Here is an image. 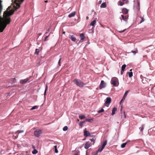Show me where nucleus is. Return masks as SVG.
Masks as SVG:
<instances>
[{"mask_svg":"<svg viewBox=\"0 0 155 155\" xmlns=\"http://www.w3.org/2000/svg\"><path fill=\"white\" fill-rule=\"evenodd\" d=\"M14 1L13 9H11V7H8L6 10L3 12V17L1 16L3 9L2 4V1L0 0V32H2L5 28L7 25L9 24L11 21L10 16L12 15L15 11H16L20 7V4L24 0H12Z\"/></svg>","mask_w":155,"mask_h":155,"instance_id":"nucleus-1","label":"nucleus"},{"mask_svg":"<svg viewBox=\"0 0 155 155\" xmlns=\"http://www.w3.org/2000/svg\"><path fill=\"white\" fill-rule=\"evenodd\" d=\"M73 81L76 85L81 87H83L85 85L82 81L77 79H74Z\"/></svg>","mask_w":155,"mask_h":155,"instance_id":"nucleus-2","label":"nucleus"},{"mask_svg":"<svg viewBox=\"0 0 155 155\" xmlns=\"http://www.w3.org/2000/svg\"><path fill=\"white\" fill-rule=\"evenodd\" d=\"M42 133V131L41 130L38 129L35 130L34 132V135L37 137H39L40 134Z\"/></svg>","mask_w":155,"mask_h":155,"instance_id":"nucleus-3","label":"nucleus"},{"mask_svg":"<svg viewBox=\"0 0 155 155\" xmlns=\"http://www.w3.org/2000/svg\"><path fill=\"white\" fill-rule=\"evenodd\" d=\"M107 143V141L106 140H105L103 143L102 144V146L101 147H100L99 148L98 150L96 151L97 153L98 152H101L102 151L103 149H104L105 146L106 145Z\"/></svg>","mask_w":155,"mask_h":155,"instance_id":"nucleus-4","label":"nucleus"},{"mask_svg":"<svg viewBox=\"0 0 155 155\" xmlns=\"http://www.w3.org/2000/svg\"><path fill=\"white\" fill-rule=\"evenodd\" d=\"M84 136L85 137L91 136V134L90 133L88 132L86 128H85L84 132Z\"/></svg>","mask_w":155,"mask_h":155,"instance_id":"nucleus-5","label":"nucleus"},{"mask_svg":"<svg viewBox=\"0 0 155 155\" xmlns=\"http://www.w3.org/2000/svg\"><path fill=\"white\" fill-rule=\"evenodd\" d=\"M117 81V78H113L111 80V83L114 86H116V82Z\"/></svg>","mask_w":155,"mask_h":155,"instance_id":"nucleus-6","label":"nucleus"},{"mask_svg":"<svg viewBox=\"0 0 155 155\" xmlns=\"http://www.w3.org/2000/svg\"><path fill=\"white\" fill-rule=\"evenodd\" d=\"M30 79L29 78H27L25 79H22L20 80V83L21 84H24L28 82V80Z\"/></svg>","mask_w":155,"mask_h":155,"instance_id":"nucleus-7","label":"nucleus"},{"mask_svg":"<svg viewBox=\"0 0 155 155\" xmlns=\"http://www.w3.org/2000/svg\"><path fill=\"white\" fill-rule=\"evenodd\" d=\"M91 146V143L89 141H88L85 144L84 147L85 149H87Z\"/></svg>","mask_w":155,"mask_h":155,"instance_id":"nucleus-8","label":"nucleus"},{"mask_svg":"<svg viewBox=\"0 0 155 155\" xmlns=\"http://www.w3.org/2000/svg\"><path fill=\"white\" fill-rule=\"evenodd\" d=\"M106 83L104 82V81L102 80L101 81V84L99 86V88L101 89L105 87Z\"/></svg>","mask_w":155,"mask_h":155,"instance_id":"nucleus-9","label":"nucleus"},{"mask_svg":"<svg viewBox=\"0 0 155 155\" xmlns=\"http://www.w3.org/2000/svg\"><path fill=\"white\" fill-rule=\"evenodd\" d=\"M111 102V99L110 97H107L106 98V101L104 103V105L107 106V104H109Z\"/></svg>","mask_w":155,"mask_h":155,"instance_id":"nucleus-10","label":"nucleus"},{"mask_svg":"<svg viewBox=\"0 0 155 155\" xmlns=\"http://www.w3.org/2000/svg\"><path fill=\"white\" fill-rule=\"evenodd\" d=\"M8 82L9 83H10L12 84L15 82V81L16 80V78H11L8 79Z\"/></svg>","mask_w":155,"mask_h":155,"instance_id":"nucleus-11","label":"nucleus"},{"mask_svg":"<svg viewBox=\"0 0 155 155\" xmlns=\"http://www.w3.org/2000/svg\"><path fill=\"white\" fill-rule=\"evenodd\" d=\"M69 38L73 41H75L76 40V37L74 35H69Z\"/></svg>","mask_w":155,"mask_h":155,"instance_id":"nucleus-12","label":"nucleus"},{"mask_svg":"<svg viewBox=\"0 0 155 155\" xmlns=\"http://www.w3.org/2000/svg\"><path fill=\"white\" fill-rule=\"evenodd\" d=\"M122 12L124 14H127L128 11V10L126 8H123L122 9Z\"/></svg>","mask_w":155,"mask_h":155,"instance_id":"nucleus-13","label":"nucleus"},{"mask_svg":"<svg viewBox=\"0 0 155 155\" xmlns=\"http://www.w3.org/2000/svg\"><path fill=\"white\" fill-rule=\"evenodd\" d=\"M80 36L81 38V40L83 41L85 38V36H84V34L83 33L81 34Z\"/></svg>","mask_w":155,"mask_h":155,"instance_id":"nucleus-14","label":"nucleus"},{"mask_svg":"<svg viewBox=\"0 0 155 155\" xmlns=\"http://www.w3.org/2000/svg\"><path fill=\"white\" fill-rule=\"evenodd\" d=\"M76 14V12H74L69 14L68 15V17L69 18H71L72 17H74Z\"/></svg>","mask_w":155,"mask_h":155,"instance_id":"nucleus-15","label":"nucleus"},{"mask_svg":"<svg viewBox=\"0 0 155 155\" xmlns=\"http://www.w3.org/2000/svg\"><path fill=\"white\" fill-rule=\"evenodd\" d=\"M121 17L123 20L126 21H127L128 18L126 16H124L123 15H122Z\"/></svg>","mask_w":155,"mask_h":155,"instance_id":"nucleus-16","label":"nucleus"},{"mask_svg":"<svg viewBox=\"0 0 155 155\" xmlns=\"http://www.w3.org/2000/svg\"><path fill=\"white\" fill-rule=\"evenodd\" d=\"M117 110V109L116 107H114L112 110V115H113L115 114V112Z\"/></svg>","mask_w":155,"mask_h":155,"instance_id":"nucleus-17","label":"nucleus"},{"mask_svg":"<svg viewBox=\"0 0 155 155\" xmlns=\"http://www.w3.org/2000/svg\"><path fill=\"white\" fill-rule=\"evenodd\" d=\"M101 8H105L106 7V4L105 2L102 3L100 6Z\"/></svg>","mask_w":155,"mask_h":155,"instance_id":"nucleus-18","label":"nucleus"},{"mask_svg":"<svg viewBox=\"0 0 155 155\" xmlns=\"http://www.w3.org/2000/svg\"><path fill=\"white\" fill-rule=\"evenodd\" d=\"M96 23V20H95L91 22V23L90 24V25L94 26V25Z\"/></svg>","mask_w":155,"mask_h":155,"instance_id":"nucleus-19","label":"nucleus"},{"mask_svg":"<svg viewBox=\"0 0 155 155\" xmlns=\"http://www.w3.org/2000/svg\"><path fill=\"white\" fill-rule=\"evenodd\" d=\"M128 142H127L126 143H122L121 146V147L122 148H124L127 145V143Z\"/></svg>","mask_w":155,"mask_h":155,"instance_id":"nucleus-20","label":"nucleus"},{"mask_svg":"<svg viewBox=\"0 0 155 155\" xmlns=\"http://www.w3.org/2000/svg\"><path fill=\"white\" fill-rule=\"evenodd\" d=\"M39 50L38 49H35V54L37 55L39 53Z\"/></svg>","mask_w":155,"mask_h":155,"instance_id":"nucleus-21","label":"nucleus"},{"mask_svg":"<svg viewBox=\"0 0 155 155\" xmlns=\"http://www.w3.org/2000/svg\"><path fill=\"white\" fill-rule=\"evenodd\" d=\"M126 67V65L125 64L123 65L121 67V70L124 71Z\"/></svg>","mask_w":155,"mask_h":155,"instance_id":"nucleus-22","label":"nucleus"},{"mask_svg":"<svg viewBox=\"0 0 155 155\" xmlns=\"http://www.w3.org/2000/svg\"><path fill=\"white\" fill-rule=\"evenodd\" d=\"M144 125L143 124L142 125V127L140 128V131L142 132L144 129Z\"/></svg>","mask_w":155,"mask_h":155,"instance_id":"nucleus-23","label":"nucleus"},{"mask_svg":"<svg viewBox=\"0 0 155 155\" xmlns=\"http://www.w3.org/2000/svg\"><path fill=\"white\" fill-rule=\"evenodd\" d=\"M79 118L80 119L82 120L83 119L85 118V116L84 115H79Z\"/></svg>","mask_w":155,"mask_h":155,"instance_id":"nucleus-24","label":"nucleus"},{"mask_svg":"<svg viewBox=\"0 0 155 155\" xmlns=\"http://www.w3.org/2000/svg\"><path fill=\"white\" fill-rule=\"evenodd\" d=\"M55 150V153H58V151L57 150V146L55 145L54 146Z\"/></svg>","mask_w":155,"mask_h":155,"instance_id":"nucleus-25","label":"nucleus"},{"mask_svg":"<svg viewBox=\"0 0 155 155\" xmlns=\"http://www.w3.org/2000/svg\"><path fill=\"white\" fill-rule=\"evenodd\" d=\"M129 77L130 78L131 77L133 76V72H128Z\"/></svg>","mask_w":155,"mask_h":155,"instance_id":"nucleus-26","label":"nucleus"},{"mask_svg":"<svg viewBox=\"0 0 155 155\" xmlns=\"http://www.w3.org/2000/svg\"><path fill=\"white\" fill-rule=\"evenodd\" d=\"M23 132H24V131L23 130H18L16 131V132L15 133V134H16L17 133H23Z\"/></svg>","mask_w":155,"mask_h":155,"instance_id":"nucleus-27","label":"nucleus"},{"mask_svg":"<svg viewBox=\"0 0 155 155\" xmlns=\"http://www.w3.org/2000/svg\"><path fill=\"white\" fill-rule=\"evenodd\" d=\"M38 153V151L34 149L33 151H32V153L33 154H36Z\"/></svg>","mask_w":155,"mask_h":155,"instance_id":"nucleus-28","label":"nucleus"},{"mask_svg":"<svg viewBox=\"0 0 155 155\" xmlns=\"http://www.w3.org/2000/svg\"><path fill=\"white\" fill-rule=\"evenodd\" d=\"M68 129V127L67 126L64 127L63 128V130L64 131H66Z\"/></svg>","mask_w":155,"mask_h":155,"instance_id":"nucleus-29","label":"nucleus"},{"mask_svg":"<svg viewBox=\"0 0 155 155\" xmlns=\"http://www.w3.org/2000/svg\"><path fill=\"white\" fill-rule=\"evenodd\" d=\"M129 91H127L125 93L124 95V97H126L127 96V95L128 94V92H129Z\"/></svg>","mask_w":155,"mask_h":155,"instance_id":"nucleus-30","label":"nucleus"},{"mask_svg":"<svg viewBox=\"0 0 155 155\" xmlns=\"http://www.w3.org/2000/svg\"><path fill=\"white\" fill-rule=\"evenodd\" d=\"M140 18L141 19V20L140 23V24L142 22H143L144 21V19L143 17H140Z\"/></svg>","mask_w":155,"mask_h":155,"instance_id":"nucleus-31","label":"nucleus"},{"mask_svg":"<svg viewBox=\"0 0 155 155\" xmlns=\"http://www.w3.org/2000/svg\"><path fill=\"white\" fill-rule=\"evenodd\" d=\"M104 109L103 108H102L101 110H98V111H97V112L98 113H101V112H104Z\"/></svg>","mask_w":155,"mask_h":155,"instance_id":"nucleus-32","label":"nucleus"},{"mask_svg":"<svg viewBox=\"0 0 155 155\" xmlns=\"http://www.w3.org/2000/svg\"><path fill=\"white\" fill-rule=\"evenodd\" d=\"M119 3L120 6H122L124 5V3L120 0L119 1Z\"/></svg>","mask_w":155,"mask_h":155,"instance_id":"nucleus-33","label":"nucleus"},{"mask_svg":"<svg viewBox=\"0 0 155 155\" xmlns=\"http://www.w3.org/2000/svg\"><path fill=\"white\" fill-rule=\"evenodd\" d=\"M138 51L137 49H136L135 51H132L131 52L134 53V54H135Z\"/></svg>","mask_w":155,"mask_h":155,"instance_id":"nucleus-34","label":"nucleus"},{"mask_svg":"<svg viewBox=\"0 0 155 155\" xmlns=\"http://www.w3.org/2000/svg\"><path fill=\"white\" fill-rule=\"evenodd\" d=\"M86 121H88L89 122H91V121L93 120V119H86Z\"/></svg>","mask_w":155,"mask_h":155,"instance_id":"nucleus-35","label":"nucleus"},{"mask_svg":"<svg viewBox=\"0 0 155 155\" xmlns=\"http://www.w3.org/2000/svg\"><path fill=\"white\" fill-rule=\"evenodd\" d=\"M37 107V106H34L31 109V110H34V109H35Z\"/></svg>","mask_w":155,"mask_h":155,"instance_id":"nucleus-36","label":"nucleus"},{"mask_svg":"<svg viewBox=\"0 0 155 155\" xmlns=\"http://www.w3.org/2000/svg\"><path fill=\"white\" fill-rule=\"evenodd\" d=\"M96 140L95 138H93L91 139L90 140L91 142H94V143L95 140Z\"/></svg>","mask_w":155,"mask_h":155,"instance_id":"nucleus-37","label":"nucleus"},{"mask_svg":"<svg viewBox=\"0 0 155 155\" xmlns=\"http://www.w3.org/2000/svg\"><path fill=\"white\" fill-rule=\"evenodd\" d=\"M98 153L96 151L95 152H93L92 153V155H97Z\"/></svg>","mask_w":155,"mask_h":155,"instance_id":"nucleus-38","label":"nucleus"},{"mask_svg":"<svg viewBox=\"0 0 155 155\" xmlns=\"http://www.w3.org/2000/svg\"><path fill=\"white\" fill-rule=\"evenodd\" d=\"M50 28H49L46 31V32L45 33V34H46L49 31Z\"/></svg>","mask_w":155,"mask_h":155,"instance_id":"nucleus-39","label":"nucleus"},{"mask_svg":"<svg viewBox=\"0 0 155 155\" xmlns=\"http://www.w3.org/2000/svg\"><path fill=\"white\" fill-rule=\"evenodd\" d=\"M125 98H126V97H125L123 96V97L122 99L120 101V103H121V102H122V101H124L125 100Z\"/></svg>","mask_w":155,"mask_h":155,"instance_id":"nucleus-40","label":"nucleus"},{"mask_svg":"<svg viewBox=\"0 0 155 155\" xmlns=\"http://www.w3.org/2000/svg\"><path fill=\"white\" fill-rule=\"evenodd\" d=\"M61 58H60V59L59 60L58 62V64L59 66H61Z\"/></svg>","mask_w":155,"mask_h":155,"instance_id":"nucleus-41","label":"nucleus"},{"mask_svg":"<svg viewBox=\"0 0 155 155\" xmlns=\"http://www.w3.org/2000/svg\"><path fill=\"white\" fill-rule=\"evenodd\" d=\"M87 121H86V120H85V121H81V123H82V124H85L86 122Z\"/></svg>","mask_w":155,"mask_h":155,"instance_id":"nucleus-42","label":"nucleus"},{"mask_svg":"<svg viewBox=\"0 0 155 155\" xmlns=\"http://www.w3.org/2000/svg\"><path fill=\"white\" fill-rule=\"evenodd\" d=\"M47 86H46V88H45V92H44V95H45V94H46V91H47Z\"/></svg>","mask_w":155,"mask_h":155,"instance_id":"nucleus-43","label":"nucleus"},{"mask_svg":"<svg viewBox=\"0 0 155 155\" xmlns=\"http://www.w3.org/2000/svg\"><path fill=\"white\" fill-rule=\"evenodd\" d=\"M48 36H46L44 40V41H46L47 40V38H48Z\"/></svg>","mask_w":155,"mask_h":155,"instance_id":"nucleus-44","label":"nucleus"},{"mask_svg":"<svg viewBox=\"0 0 155 155\" xmlns=\"http://www.w3.org/2000/svg\"><path fill=\"white\" fill-rule=\"evenodd\" d=\"M125 30H126V29H125L123 30V31H119V32L120 33H122V32H124Z\"/></svg>","mask_w":155,"mask_h":155,"instance_id":"nucleus-45","label":"nucleus"},{"mask_svg":"<svg viewBox=\"0 0 155 155\" xmlns=\"http://www.w3.org/2000/svg\"><path fill=\"white\" fill-rule=\"evenodd\" d=\"M138 6L139 7V9H140V2L138 1L137 2Z\"/></svg>","mask_w":155,"mask_h":155,"instance_id":"nucleus-46","label":"nucleus"},{"mask_svg":"<svg viewBox=\"0 0 155 155\" xmlns=\"http://www.w3.org/2000/svg\"><path fill=\"white\" fill-rule=\"evenodd\" d=\"M124 71H122V70H121L120 71V74L121 75H122L123 74Z\"/></svg>","mask_w":155,"mask_h":155,"instance_id":"nucleus-47","label":"nucleus"},{"mask_svg":"<svg viewBox=\"0 0 155 155\" xmlns=\"http://www.w3.org/2000/svg\"><path fill=\"white\" fill-rule=\"evenodd\" d=\"M79 124L80 126L82 127L83 126V124H82V123H81V122H80L79 123Z\"/></svg>","mask_w":155,"mask_h":155,"instance_id":"nucleus-48","label":"nucleus"},{"mask_svg":"<svg viewBox=\"0 0 155 155\" xmlns=\"http://www.w3.org/2000/svg\"><path fill=\"white\" fill-rule=\"evenodd\" d=\"M124 117L125 118H126V115L125 114V111H124Z\"/></svg>","mask_w":155,"mask_h":155,"instance_id":"nucleus-49","label":"nucleus"},{"mask_svg":"<svg viewBox=\"0 0 155 155\" xmlns=\"http://www.w3.org/2000/svg\"><path fill=\"white\" fill-rule=\"evenodd\" d=\"M125 1H126V4H127L129 2V1L128 0H126Z\"/></svg>","mask_w":155,"mask_h":155,"instance_id":"nucleus-50","label":"nucleus"},{"mask_svg":"<svg viewBox=\"0 0 155 155\" xmlns=\"http://www.w3.org/2000/svg\"><path fill=\"white\" fill-rule=\"evenodd\" d=\"M74 155H78V153H75Z\"/></svg>","mask_w":155,"mask_h":155,"instance_id":"nucleus-51","label":"nucleus"},{"mask_svg":"<svg viewBox=\"0 0 155 155\" xmlns=\"http://www.w3.org/2000/svg\"><path fill=\"white\" fill-rule=\"evenodd\" d=\"M102 2V1H101L100 0V1H99L98 2L99 3V4H101Z\"/></svg>","mask_w":155,"mask_h":155,"instance_id":"nucleus-52","label":"nucleus"},{"mask_svg":"<svg viewBox=\"0 0 155 155\" xmlns=\"http://www.w3.org/2000/svg\"><path fill=\"white\" fill-rule=\"evenodd\" d=\"M32 147H33V149H35V146H33H33H32Z\"/></svg>","mask_w":155,"mask_h":155,"instance_id":"nucleus-53","label":"nucleus"},{"mask_svg":"<svg viewBox=\"0 0 155 155\" xmlns=\"http://www.w3.org/2000/svg\"><path fill=\"white\" fill-rule=\"evenodd\" d=\"M45 3H47V2H48V1H47V0H46V1H45Z\"/></svg>","mask_w":155,"mask_h":155,"instance_id":"nucleus-54","label":"nucleus"},{"mask_svg":"<svg viewBox=\"0 0 155 155\" xmlns=\"http://www.w3.org/2000/svg\"><path fill=\"white\" fill-rule=\"evenodd\" d=\"M51 33H50L49 34V35H48V37L49 36V35H50V34Z\"/></svg>","mask_w":155,"mask_h":155,"instance_id":"nucleus-55","label":"nucleus"},{"mask_svg":"<svg viewBox=\"0 0 155 155\" xmlns=\"http://www.w3.org/2000/svg\"><path fill=\"white\" fill-rule=\"evenodd\" d=\"M138 9L139 10H140V9H139V7H138Z\"/></svg>","mask_w":155,"mask_h":155,"instance_id":"nucleus-56","label":"nucleus"},{"mask_svg":"<svg viewBox=\"0 0 155 155\" xmlns=\"http://www.w3.org/2000/svg\"><path fill=\"white\" fill-rule=\"evenodd\" d=\"M88 18V17H87V19Z\"/></svg>","mask_w":155,"mask_h":155,"instance_id":"nucleus-57","label":"nucleus"},{"mask_svg":"<svg viewBox=\"0 0 155 155\" xmlns=\"http://www.w3.org/2000/svg\"><path fill=\"white\" fill-rule=\"evenodd\" d=\"M17 137H18V136H17V137H15V138H17Z\"/></svg>","mask_w":155,"mask_h":155,"instance_id":"nucleus-58","label":"nucleus"},{"mask_svg":"<svg viewBox=\"0 0 155 155\" xmlns=\"http://www.w3.org/2000/svg\"><path fill=\"white\" fill-rule=\"evenodd\" d=\"M65 33V32H63V33L64 34V33Z\"/></svg>","mask_w":155,"mask_h":155,"instance_id":"nucleus-59","label":"nucleus"},{"mask_svg":"<svg viewBox=\"0 0 155 155\" xmlns=\"http://www.w3.org/2000/svg\"><path fill=\"white\" fill-rule=\"evenodd\" d=\"M132 70V69H130V71H131Z\"/></svg>","mask_w":155,"mask_h":155,"instance_id":"nucleus-60","label":"nucleus"},{"mask_svg":"<svg viewBox=\"0 0 155 155\" xmlns=\"http://www.w3.org/2000/svg\"><path fill=\"white\" fill-rule=\"evenodd\" d=\"M123 1H126V0H123Z\"/></svg>","mask_w":155,"mask_h":155,"instance_id":"nucleus-61","label":"nucleus"},{"mask_svg":"<svg viewBox=\"0 0 155 155\" xmlns=\"http://www.w3.org/2000/svg\"><path fill=\"white\" fill-rule=\"evenodd\" d=\"M122 110V108H121V111Z\"/></svg>","mask_w":155,"mask_h":155,"instance_id":"nucleus-62","label":"nucleus"},{"mask_svg":"<svg viewBox=\"0 0 155 155\" xmlns=\"http://www.w3.org/2000/svg\"><path fill=\"white\" fill-rule=\"evenodd\" d=\"M78 121H79V119H78Z\"/></svg>","mask_w":155,"mask_h":155,"instance_id":"nucleus-63","label":"nucleus"},{"mask_svg":"<svg viewBox=\"0 0 155 155\" xmlns=\"http://www.w3.org/2000/svg\"><path fill=\"white\" fill-rule=\"evenodd\" d=\"M39 34L40 35H41V34Z\"/></svg>","mask_w":155,"mask_h":155,"instance_id":"nucleus-64","label":"nucleus"}]
</instances>
